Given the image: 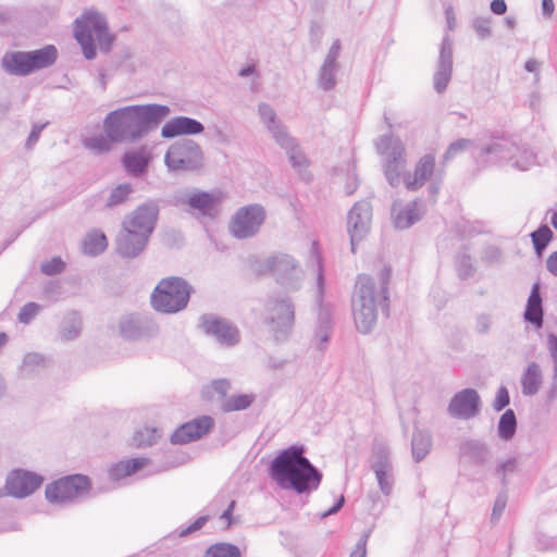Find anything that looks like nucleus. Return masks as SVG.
<instances>
[{
    "label": "nucleus",
    "instance_id": "30",
    "mask_svg": "<svg viewBox=\"0 0 557 557\" xmlns=\"http://www.w3.org/2000/svg\"><path fill=\"white\" fill-rule=\"evenodd\" d=\"M524 319L536 329H541L543 326V307L539 283H534L531 288L524 311Z\"/></svg>",
    "mask_w": 557,
    "mask_h": 557
},
{
    "label": "nucleus",
    "instance_id": "50",
    "mask_svg": "<svg viewBox=\"0 0 557 557\" xmlns=\"http://www.w3.org/2000/svg\"><path fill=\"white\" fill-rule=\"evenodd\" d=\"M472 27L480 37V39H486L492 35L490 17H475L472 21Z\"/></svg>",
    "mask_w": 557,
    "mask_h": 557
},
{
    "label": "nucleus",
    "instance_id": "29",
    "mask_svg": "<svg viewBox=\"0 0 557 557\" xmlns=\"http://www.w3.org/2000/svg\"><path fill=\"white\" fill-rule=\"evenodd\" d=\"M543 384V373L537 362L528 364L521 375V392L524 396H534Z\"/></svg>",
    "mask_w": 557,
    "mask_h": 557
},
{
    "label": "nucleus",
    "instance_id": "56",
    "mask_svg": "<svg viewBox=\"0 0 557 557\" xmlns=\"http://www.w3.org/2000/svg\"><path fill=\"white\" fill-rule=\"evenodd\" d=\"M517 468L515 458H509L500 462L496 468V474L500 478L503 485H506V474L512 473Z\"/></svg>",
    "mask_w": 557,
    "mask_h": 557
},
{
    "label": "nucleus",
    "instance_id": "47",
    "mask_svg": "<svg viewBox=\"0 0 557 557\" xmlns=\"http://www.w3.org/2000/svg\"><path fill=\"white\" fill-rule=\"evenodd\" d=\"M258 113L268 131H271L274 126L282 123V121L277 119L274 109L268 103H260L258 107Z\"/></svg>",
    "mask_w": 557,
    "mask_h": 557
},
{
    "label": "nucleus",
    "instance_id": "13",
    "mask_svg": "<svg viewBox=\"0 0 557 557\" xmlns=\"http://www.w3.org/2000/svg\"><path fill=\"white\" fill-rule=\"evenodd\" d=\"M265 220V210L261 205L253 203L239 208L230 223L232 235L238 239L255 236Z\"/></svg>",
    "mask_w": 557,
    "mask_h": 557
},
{
    "label": "nucleus",
    "instance_id": "33",
    "mask_svg": "<svg viewBox=\"0 0 557 557\" xmlns=\"http://www.w3.org/2000/svg\"><path fill=\"white\" fill-rule=\"evenodd\" d=\"M83 330V320L77 311L66 313L59 329V336L64 342L76 339Z\"/></svg>",
    "mask_w": 557,
    "mask_h": 557
},
{
    "label": "nucleus",
    "instance_id": "53",
    "mask_svg": "<svg viewBox=\"0 0 557 557\" xmlns=\"http://www.w3.org/2000/svg\"><path fill=\"white\" fill-rule=\"evenodd\" d=\"M39 305L36 302L25 304L18 312V321L24 324H28L38 313Z\"/></svg>",
    "mask_w": 557,
    "mask_h": 557
},
{
    "label": "nucleus",
    "instance_id": "26",
    "mask_svg": "<svg viewBox=\"0 0 557 557\" xmlns=\"http://www.w3.org/2000/svg\"><path fill=\"white\" fill-rule=\"evenodd\" d=\"M333 333L332 314L327 308H320L311 346L323 352L326 350Z\"/></svg>",
    "mask_w": 557,
    "mask_h": 557
},
{
    "label": "nucleus",
    "instance_id": "18",
    "mask_svg": "<svg viewBox=\"0 0 557 557\" xmlns=\"http://www.w3.org/2000/svg\"><path fill=\"white\" fill-rule=\"evenodd\" d=\"M120 334L128 341H138L158 332L157 323L147 315L129 314L119 322Z\"/></svg>",
    "mask_w": 557,
    "mask_h": 557
},
{
    "label": "nucleus",
    "instance_id": "51",
    "mask_svg": "<svg viewBox=\"0 0 557 557\" xmlns=\"http://www.w3.org/2000/svg\"><path fill=\"white\" fill-rule=\"evenodd\" d=\"M65 268V263L60 257H54L49 261L41 263L40 270L46 275L60 274Z\"/></svg>",
    "mask_w": 557,
    "mask_h": 557
},
{
    "label": "nucleus",
    "instance_id": "58",
    "mask_svg": "<svg viewBox=\"0 0 557 557\" xmlns=\"http://www.w3.org/2000/svg\"><path fill=\"white\" fill-rule=\"evenodd\" d=\"M207 521L208 516H201L197 518L190 525L180 529L178 536L184 537L191 534L193 532L200 530L206 524Z\"/></svg>",
    "mask_w": 557,
    "mask_h": 557
},
{
    "label": "nucleus",
    "instance_id": "63",
    "mask_svg": "<svg viewBox=\"0 0 557 557\" xmlns=\"http://www.w3.org/2000/svg\"><path fill=\"white\" fill-rule=\"evenodd\" d=\"M368 537V533L362 534V536L356 543L355 549L350 553L349 557H366Z\"/></svg>",
    "mask_w": 557,
    "mask_h": 557
},
{
    "label": "nucleus",
    "instance_id": "5",
    "mask_svg": "<svg viewBox=\"0 0 557 557\" xmlns=\"http://www.w3.org/2000/svg\"><path fill=\"white\" fill-rule=\"evenodd\" d=\"M74 36L87 60H92L97 54L95 38L104 52H109L113 44V36L109 33L104 16L92 10L86 11L75 21Z\"/></svg>",
    "mask_w": 557,
    "mask_h": 557
},
{
    "label": "nucleus",
    "instance_id": "49",
    "mask_svg": "<svg viewBox=\"0 0 557 557\" xmlns=\"http://www.w3.org/2000/svg\"><path fill=\"white\" fill-rule=\"evenodd\" d=\"M456 267L461 278H468L474 273V267L472 264L471 257L466 251L458 252L456 257Z\"/></svg>",
    "mask_w": 557,
    "mask_h": 557
},
{
    "label": "nucleus",
    "instance_id": "10",
    "mask_svg": "<svg viewBox=\"0 0 557 557\" xmlns=\"http://www.w3.org/2000/svg\"><path fill=\"white\" fill-rule=\"evenodd\" d=\"M201 147L193 139L173 143L166 150L164 163L170 172H191L203 165Z\"/></svg>",
    "mask_w": 557,
    "mask_h": 557
},
{
    "label": "nucleus",
    "instance_id": "36",
    "mask_svg": "<svg viewBox=\"0 0 557 557\" xmlns=\"http://www.w3.org/2000/svg\"><path fill=\"white\" fill-rule=\"evenodd\" d=\"M286 153L288 156L292 166L294 168V170L298 172L299 176L304 181H310L311 175L308 172L309 160L307 159L304 151L300 149L299 145L297 144L290 150H286Z\"/></svg>",
    "mask_w": 557,
    "mask_h": 557
},
{
    "label": "nucleus",
    "instance_id": "52",
    "mask_svg": "<svg viewBox=\"0 0 557 557\" xmlns=\"http://www.w3.org/2000/svg\"><path fill=\"white\" fill-rule=\"evenodd\" d=\"M506 505H507V494L505 492H502L497 495V497L494 502V506H493V510H492V515H491L492 523L498 522V520L500 519V517L504 513Z\"/></svg>",
    "mask_w": 557,
    "mask_h": 557
},
{
    "label": "nucleus",
    "instance_id": "60",
    "mask_svg": "<svg viewBox=\"0 0 557 557\" xmlns=\"http://www.w3.org/2000/svg\"><path fill=\"white\" fill-rule=\"evenodd\" d=\"M443 171H438L435 177L432 181H430V184L428 186V193L433 202H435L436 196L440 191L441 184L443 181Z\"/></svg>",
    "mask_w": 557,
    "mask_h": 557
},
{
    "label": "nucleus",
    "instance_id": "44",
    "mask_svg": "<svg viewBox=\"0 0 557 557\" xmlns=\"http://www.w3.org/2000/svg\"><path fill=\"white\" fill-rule=\"evenodd\" d=\"M272 135V138L275 140V143L285 151L290 150L294 146H296L298 143L296 138L290 136V134L287 131V127L280 123L278 125L274 126L271 131H269Z\"/></svg>",
    "mask_w": 557,
    "mask_h": 557
},
{
    "label": "nucleus",
    "instance_id": "22",
    "mask_svg": "<svg viewBox=\"0 0 557 557\" xmlns=\"http://www.w3.org/2000/svg\"><path fill=\"white\" fill-rule=\"evenodd\" d=\"M453 73V42L449 36H444L441 45L437 69L434 73V89L442 94L446 90Z\"/></svg>",
    "mask_w": 557,
    "mask_h": 557
},
{
    "label": "nucleus",
    "instance_id": "19",
    "mask_svg": "<svg viewBox=\"0 0 557 557\" xmlns=\"http://www.w3.org/2000/svg\"><path fill=\"white\" fill-rule=\"evenodd\" d=\"M215 425L214 419L210 416H200L181 426L171 435L173 444H187L201 438L210 433Z\"/></svg>",
    "mask_w": 557,
    "mask_h": 557
},
{
    "label": "nucleus",
    "instance_id": "48",
    "mask_svg": "<svg viewBox=\"0 0 557 557\" xmlns=\"http://www.w3.org/2000/svg\"><path fill=\"white\" fill-rule=\"evenodd\" d=\"M472 146V140L467 138H460L451 143L443 156V163H447L453 160L459 153L465 152Z\"/></svg>",
    "mask_w": 557,
    "mask_h": 557
},
{
    "label": "nucleus",
    "instance_id": "54",
    "mask_svg": "<svg viewBox=\"0 0 557 557\" xmlns=\"http://www.w3.org/2000/svg\"><path fill=\"white\" fill-rule=\"evenodd\" d=\"M45 366V357L37 352H29L24 357L23 370L34 371L37 367Z\"/></svg>",
    "mask_w": 557,
    "mask_h": 557
},
{
    "label": "nucleus",
    "instance_id": "35",
    "mask_svg": "<svg viewBox=\"0 0 557 557\" xmlns=\"http://www.w3.org/2000/svg\"><path fill=\"white\" fill-rule=\"evenodd\" d=\"M432 447L431 434L426 431L414 430L411 438L412 458L416 462L423 460Z\"/></svg>",
    "mask_w": 557,
    "mask_h": 557
},
{
    "label": "nucleus",
    "instance_id": "59",
    "mask_svg": "<svg viewBox=\"0 0 557 557\" xmlns=\"http://www.w3.org/2000/svg\"><path fill=\"white\" fill-rule=\"evenodd\" d=\"M547 349L554 362V379L557 380V336L555 334L547 335Z\"/></svg>",
    "mask_w": 557,
    "mask_h": 557
},
{
    "label": "nucleus",
    "instance_id": "11",
    "mask_svg": "<svg viewBox=\"0 0 557 557\" xmlns=\"http://www.w3.org/2000/svg\"><path fill=\"white\" fill-rule=\"evenodd\" d=\"M265 268L275 282L286 290L296 292L301 287L304 270L293 256L283 252L274 253L265 260Z\"/></svg>",
    "mask_w": 557,
    "mask_h": 557
},
{
    "label": "nucleus",
    "instance_id": "7",
    "mask_svg": "<svg viewBox=\"0 0 557 557\" xmlns=\"http://www.w3.org/2000/svg\"><path fill=\"white\" fill-rule=\"evenodd\" d=\"M481 157H485L486 163H505L519 171H527L536 163L534 152L527 145L508 137L493 138L482 147Z\"/></svg>",
    "mask_w": 557,
    "mask_h": 557
},
{
    "label": "nucleus",
    "instance_id": "40",
    "mask_svg": "<svg viewBox=\"0 0 557 557\" xmlns=\"http://www.w3.org/2000/svg\"><path fill=\"white\" fill-rule=\"evenodd\" d=\"M255 399L253 394L232 395L222 403L221 409L223 412L242 411L249 408Z\"/></svg>",
    "mask_w": 557,
    "mask_h": 557
},
{
    "label": "nucleus",
    "instance_id": "41",
    "mask_svg": "<svg viewBox=\"0 0 557 557\" xmlns=\"http://www.w3.org/2000/svg\"><path fill=\"white\" fill-rule=\"evenodd\" d=\"M517 430V418L512 409H507L499 418L498 421V436L504 441H509L513 437Z\"/></svg>",
    "mask_w": 557,
    "mask_h": 557
},
{
    "label": "nucleus",
    "instance_id": "14",
    "mask_svg": "<svg viewBox=\"0 0 557 557\" xmlns=\"http://www.w3.org/2000/svg\"><path fill=\"white\" fill-rule=\"evenodd\" d=\"M202 331L225 347H234L239 343L240 335L237 326L230 320L213 313L203 314L200 318Z\"/></svg>",
    "mask_w": 557,
    "mask_h": 557
},
{
    "label": "nucleus",
    "instance_id": "17",
    "mask_svg": "<svg viewBox=\"0 0 557 557\" xmlns=\"http://www.w3.org/2000/svg\"><path fill=\"white\" fill-rule=\"evenodd\" d=\"M42 476L23 469L9 473L5 481L7 493L16 498H24L33 494L42 484Z\"/></svg>",
    "mask_w": 557,
    "mask_h": 557
},
{
    "label": "nucleus",
    "instance_id": "21",
    "mask_svg": "<svg viewBox=\"0 0 557 557\" xmlns=\"http://www.w3.org/2000/svg\"><path fill=\"white\" fill-rule=\"evenodd\" d=\"M371 469L375 473L381 492L388 496L394 486L393 465L389 458V451L386 447H377L374 449V460Z\"/></svg>",
    "mask_w": 557,
    "mask_h": 557
},
{
    "label": "nucleus",
    "instance_id": "15",
    "mask_svg": "<svg viewBox=\"0 0 557 557\" xmlns=\"http://www.w3.org/2000/svg\"><path fill=\"white\" fill-rule=\"evenodd\" d=\"M372 221V207L369 201L356 202L347 214V230L350 236L351 251L356 252V245L362 240L370 231Z\"/></svg>",
    "mask_w": 557,
    "mask_h": 557
},
{
    "label": "nucleus",
    "instance_id": "24",
    "mask_svg": "<svg viewBox=\"0 0 557 557\" xmlns=\"http://www.w3.org/2000/svg\"><path fill=\"white\" fill-rule=\"evenodd\" d=\"M424 213L422 201L417 198L401 207L399 201L392 205V219L394 226L398 230H407L420 221Z\"/></svg>",
    "mask_w": 557,
    "mask_h": 557
},
{
    "label": "nucleus",
    "instance_id": "62",
    "mask_svg": "<svg viewBox=\"0 0 557 557\" xmlns=\"http://www.w3.org/2000/svg\"><path fill=\"white\" fill-rule=\"evenodd\" d=\"M211 388L221 397H225L231 388V383L226 379L214 380L211 383Z\"/></svg>",
    "mask_w": 557,
    "mask_h": 557
},
{
    "label": "nucleus",
    "instance_id": "25",
    "mask_svg": "<svg viewBox=\"0 0 557 557\" xmlns=\"http://www.w3.org/2000/svg\"><path fill=\"white\" fill-rule=\"evenodd\" d=\"M205 129L202 123L188 116H176L168 121L161 128L163 138H175L183 135L201 134Z\"/></svg>",
    "mask_w": 557,
    "mask_h": 557
},
{
    "label": "nucleus",
    "instance_id": "39",
    "mask_svg": "<svg viewBox=\"0 0 557 557\" xmlns=\"http://www.w3.org/2000/svg\"><path fill=\"white\" fill-rule=\"evenodd\" d=\"M133 193L134 188L131 183L119 184L110 190L104 207L108 209L117 207L127 201Z\"/></svg>",
    "mask_w": 557,
    "mask_h": 557
},
{
    "label": "nucleus",
    "instance_id": "61",
    "mask_svg": "<svg viewBox=\"0 0 557 557\" xmlns=\"http://www.w3.org/2000/svg\"><path fill=\"white\" fill-rule=\"evenodd\" d=\"M502 256L500 249L496 246H487L483 250L482 260L486 263H494L499 261Z\"/></svg>",
    "mask_w": 557,
    "mask_h": 557
},
{
    "label": "nucleus",
    "instance_id": "57",
    "mask_svg": "<svg viewBox=\"0 0 557 557\" xmlns=\"http://www.w3.org/2000/svg\"><path fill=\"white\" fill-rule=\"evenodd\" d=\"M48 125V122L46 123H35L32 127V131L28 135V138L26 140L25 147L27 149H33V147L37 144L39 140L40 134L44 131V128Z\"/></svg>",
    "mask_w": 557,
    "mask_h": 557
},
{
    "label": "nucleus",
    "instance_id": "2",
    "mask_svg": "<svg viewBox=\"0 0 557 557\" xmlns=\"http://www.w3.org/2000/svg\"><path fill=\"white\" fill-rule=\"evenodd\" d=\"M392 270L384 267L374 278L368 274H359L351 297V309L357 330L367 334L373 330L381 310L388 315Z\"/></svg>",
    "mask_w": 557,
    "mask_h": 557
},
{
    "label": "nucleus",
    "instance_id": "9",
    "mask_svg": "<svg viewBox=\"0 0 557 557\" xmlns=\"http://www.w3.org/2000/svg\"><path fill=\"white\" fill-rule=\"evenodd\" d=\"M265 323L276 341H283L292 331L295 322V306L285 295H274L265 302Z\"/></svg>",
    "mask_w": 557,
    "mask_h": 557
},
{
    "label": "nucleus",
    "instance_id": "27",
    "mask_svg": "<svg viewBox=\"0 0 557 557\" xmlns=\"http://www.w3.org/2000/svg\"><path fill=\"white\" fill-rule=\"evenodd\" d=\"M1 65L10 75L27 76L32 74L27 51L7 52L2 57Z\"/></svg>",
    "mask_w": 557,
    "mask_h": 557
},
{
    "label": "nucleus",
    "instance_id": "3",
    "mask_svg": "<svg viewBox=\"0 0 557 557\" xmlns=\"http://www.w3.org/2000/svg\"><path fill=\"white\" fill-rule=\"evenodd\" d=\"M304 446H290L278 454L270 465V476L283 490L298 494L315 491L322 472L304 456Z\"/></svg>",
    "mask_w": 557,
    "mask_h": 557
},
{
    "label": "nucleus",
    "instance_id": "1",
    "mask_svg": "<svg viewBox=\"0 0 557 557\" xmlns=\"http://www.w3.org/2000/svg\"><path fill=\"white\" fill-rule=\"evenodd\" d=\"M165 104H133L113 110L103 120L104 134L114 143L133 144L156 128L169 114Z\"/></svg>",
    "mask_w": 557,
    "mask_h": 557
},
{
    "label": "nucleus",
    "instance_id": "64",
    "mask_svg": "<svg viewBox=\"0 0 557 557\" xmlns=\"http://www.w3.org/2000/svg\"><path fill=\"white\" fill-rule=\"evenodd\" d=\"M492 324L491 317L487 314H480L475 320V330L480 334H485L488 332Z\"/></svg>",
    "mask_w": 557,
    "mask_h": 557
},
{
    "label": "nucleus",
    "instance_id": "34",
    "mask_svg": "<svg viewBox=\"0 0 557 557\" xmlns=\"http://www.w3.org/2000/svg\"><path fill=\"white\" fill-rule=\"evenodd\" d=\"M146 465V458H133L128 460H122L110 468L109 474L112 480L119 481L128 475H132L136 471L143 469Z\"/></svg>",
    "mask_w": 557,
    "mask_h": 557
},
{
    "label": "nucleus",
    "instance_id": "43",
    "mask_svg": "<svg viewBox=\"0 0 557 557\" xmlns=\"http://www.w3.org/2000/svg\"><path fill=\"white\" fill-rule=\"evenodd\" d=\"M205 557H242V553L238 546L222 542L209 546Z\"/></svg>",
    "mask_w": 557,
    "mask_h": 557
},
{
    "label": "nucleus",
    "instance_id": "20",
    "mask_svg": "<svg viewBox=\"0 0 557 557\" xmlns=\"http://www.w3.org/2000/svg\"><path fill=\"white\" fill-rule=\"evenodd\" d=\"M435 156L426 153L414 165L413 173L401 172L400 181L410 191L419 190L428 181H432L440 170H436Z\"/></svg>",
    "mask_w": 557,
    "mask_h": 557
},
{
    "label": "nucleus",
    "instance_id": "4",
    "mask_svg": "<svg viewBox=\"0 0 557 557\" xmlns=\"http://www.w3.org/2000/svg\"><path fill=\"white\" fill-rule=\"evenodd\" d=\"M158 215V205L148 201L124 218L115 238L116 252L122 258L134 259L145 250L154 231Z\"/></svg>",
    "mask_w": 557,
    "mask_h": 557
},
{
    "label": "nucleus",
    "instance_id": "6",
    "mask_svg": "<svg viewBox=\"0 0 557 557\" xmlns=\"http://www.w3.org/2000/svg\"><path fill=\"white\" fill-rule=\"evenodd\" d=\"M384 123L388 132L377 137L375 148L379 154L384 157V175L392 187L400 184L403 170L406 168V149L398 137H394L392 131L394 127H406L407 122L392 123L391 119L384 114Z\"/></svg>",
    "mask_w": 557,
    "mask_h": 557
},
{
    "label": "nucleus",
    "instance_id": "37",
    "mask_svg": "<svg viewBox=\"0 0 557 557\" xmlns=\"http://www.w3.org/2000/svg\"><path fill=\"white\" fill-rule=\"evenodd\" d=\"M108 246V240L106 235L99 231H92L87 234L83 242V251L89 256H98Z\"/></svg>",
    "mask_w": 557,
    "mask_h": 557
},
{
    "label": "nucleus",
    "instance_id": "46",
    "mask_svg": "<svg viewBox=\"0 0 557 557\" xmlns=\"http://www.w3.org/2000/svg\"><path fill=\"white\" fill-rule=\"evenodd\" d=\"M112 141L106 134L94 136L85 140V147L94 152L102 153L111 150Z\"/></svg>",
    "mask_w": 557,
    "mask_h": 557
},
{
    "label": "nucleus",
    "instance_id": "28",
    "mask_svg": "<svg viewBox=\"0 0 557 557\" xmlns=\"http://www.w3.org/2000/svg\"><path fill=\"white\" fill-rule=\"evenodd\" d=\"M460 455L476 466L484 465L491 457L488 446L479 440H466L460 444Z\"/></svg>",
    "mask_w": 557,
    "mask_h": 557
},
{
    "label": "nucleus",
    "instance_id": "55",
    "mask_svg": "<svg viewBox=\"0 0 557 557\" xmlns=\"http://www.w3.org/2000/svg\"><path fill=\"white\" fill-rule=\"evenodd\" d=\"M510 403L509 392L506 386L502 385L496 393V397L493 403V409L495 411H502Z\"/></svg>",
    "mask_w": 557,
    "mask_h": 557
},
{
    "label": "nucleus",
    "instance_id": "8",
    "mask_svg": "<svg viewBox=\"0 0 557 557\" xmlns=\"http://www.w3.org/2000/svg\"><path fill=\"white\" fill-rule=\"evenodd\" d=\"M191 285L180 276L162 278L154 287L150 296V302L154 310L162 313H176L186 308Z\"/></svg>",
    "mask_w": 557,
    "mask_h": 557
},
{
    "label": "nucleus",
    "instance_id": "23",
    "mask_svg": "<svg viewBox=\"0 0 557 557\" xmlns=\"http://www.w3.org/2000/svg\"><path fill=\"white\" fill-rule=\"evenodd\" d=\"M223 198V193L219 190L211 193L197 190L188 195L183 202L198 211L201 216L215 218Z\"/></svg>",
    "mask_w": 557,
    "mask_h": 557
},
{
    "label": "nucleus",
    "instance_id": "16",
    "mask_svg": "<svg viewBox=\"0 0 557 557\" xmlns=\"http://www.w3.org/2000/svg\"><path fill=\"white\" fill-rule=\"evenodd\" d=\"M482 401L474 388H463L457 392L447 406V412L451 418L468 420L481 412Z\"/></svg>",
    "mask_w": 557,
    "mask_h": 557
},
{
    "label": "nucleus",
    "instance_id": "38",
    "mask_svg": "<svg viewBox=\"0 0 557 557\" xmlns=\"http://www.w3.org/2000/svg\"><path fill=\"white\" fill-rule=\"evenodd\" d=\"M338 63H331L323 61L319 70L318 84L319 87L325 91L334 89L336 86V73L338 71Z\"/></svg>",
    "mask_w": 557,
    "mask_h": 557
},
{
    "label": "nucleus",
    "instance_id": "12",
    "mask_svg": "<svg viewBox=\"0 0 557 557\" xmlns=\"http://www.w3.org/2000/svg\"><path fill=\"white\" fill-rule=\"evenodd\" d=\"M90 490V480L83 474H72L46 486V498L51 504L67 505L85 496Z\"/></svg>",
    "mask_w": 557,
    "mask_h": 557
},
{
    "label": "nucleus",
    "instance_id": "45",
    "mask_svg": "<svg viewBox=\"0 0 557 557\" xmlns=\"http://www.w3.org/2000/svg\"><path fill=\"white\" fill-rule=\"evenodd\" d=\"M160 436L157 428L145 426L134 434L133 441L136 446L146 447L153 445Z\"/></svg>",
    "mask_w": 557,
    "mask_h": 557
},
{
    "label": "nucleus",
    "instance_id": "32",
    "mask_svg": "<svg viewBox=\"0 0 557 557\" xmlns=\"http://www.w3.org/2000/svg\"><path fill=\"white\" fill-rule=\"evenodd\" d=\"M150 158L144 151L125 152L122 158L124 169L134 177H139L147 172Z\"/></svg>",
    "mask_w": 557,
    "mask_h": 557
},
{
    "label": "nucleus",
    "instance_id": "42",
    "mask_svg": "<svg viewBox=\"0 0 557 557\" xmlns=\"http://www.w3.org/2000/svg\"><path fill=\"white\" fill-rule=\"evenodd\" d=\"M530 236L536 255L541 257L552 240L554 234L547 225L543 224L537 230L532 232Z\"/></svg>",
    "mask_w": 557,
    "mask_h": 557
},
{
    "label": "nucleus",
    "instance_id": "31",
    "mask_svg": "<svg viewBox=\"0 0 557 557\" xmlns=\"http://www.w3.org/2000/svg\"><path fill=\"white\" fill-rule=\"evenodd\" d=\"M32 73L47 69L58 59V50L53 45H47L40 49L27 51Z\"/></svg>",
    "mask_w": 557,
    "mask_h": 557
}]
</instances>
